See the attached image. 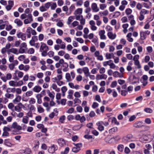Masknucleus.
Wrapping results in <instances>:
<instances>
[{
	"label": "nucleus",
	"instance_id": "obj_1",
	"mask_svg": "<svg viewBox=\"0 0 154 154\" xmlns=\"http://www.w3.org/2000/svg\"><path fill=\"white\" fill-rule=\"evenodd\" d=\"M49 50L48 47L46 44L42 43L40 48V51L41 52L42 55L45 57L47 55V52Z\"/></svg>",
	"mask_w": 154,
	"mask_h": 154
},
{
	"label": "nucleus",
	"instance_id": "obj_2",
	"mask_svg": "<svg viewBox=\"0 0 154 154\" xmlns=\"http://www.w3.org/2000/svg\"><path fill=\"white\" fill-rule=\"evenodd\" d=\"M109 125V123L107 122H104L102 121H99L96 123V125L97 126V129L100 131H102L104 129L103 125L107 126Z\"/></svg>",
	"mask_w": 154,
	"mask_h": 154
},
{
	"label": "nucleus",
	"instance_id": "obj_3",
	"mask_svg": "<svg viewBox=\"0 0 154 154\" xmlns=\"http://www.w3.org/2000/svg\"><path fill=\"white\" fill-rule=\"evenodd\" d=\"M82 8H80L77 9L75 11L74 14L76 20H79L83 17L82 15Z\"/></svg>",
	"mask_w": 154,
	"mask_h": 154
},
{
	"label": "nucleus",
	"instance_id": "obj_4",
	"mask_svg": "<svg viewBox=\"0 0 154 154\" xmlns=\"http://www.w3.org/2000/svg\"><path fill=\"white\" fill-rule=\"evenodd\" d=\"M5 97L4 98V103L6 104L8 101V99L11 98H13L14 97V95L13 94L9 93L8 92H7L5 94Z\"/></svg>",
	"mask_w": 154,
	"mask_h": 154
},
{
	"label": "nucleus",
	"instance_id": "obj_5",
	"mask_svg": "<svg viewBox=\"0 0 154 154\" xmlns=\"http://www.w3.org/2000/svg\"><path fill=\"white\" fill-rule=\"evenodd\" d=\"M123 139L125 142H129L132 141L133 140V138L132 135L131 134H128L123 137Z\"/></svg>",
	"mask_w": 154,
	"mask_h": 154
},
{
	"label": "nucleus",
	"instance_id": "obj_6",
	"mask_svg": "<svg viewBox=\"0 0 154 154\" xmlns=\"http://www.w3.org/2000/svg\"><path fill=\"white\" fill-rule=\"evenodd\" d=\"M11 129H16L17 131H20L22 129V127L19 125L17 122H13L11 127Z\"/></svg>",
	"mask_w": 154,
	"mask_h": 154
},
{
	"label": "nucleus",
	"instance_id": "obj_7",
	"mask_svg": "<svg viewBox=\"0 0 154 154\" xmlns=\"http://www.w3.org/2000/svg\"><path fill=\"white\" fill-rule=\"evenodd\" d=\"M56 43L57 45H60V48L64 49L66 48V44L63 42L62 40L60 38H58L56 40Z\"/></svg>",
	"mask_w": 154,
	"mask_h": 154
},
{
	"label": "nucleus",
	"instance_id": "obj_8",
	"mask_svg": "<svg viewBox=\"0 0 154 154\" xmlns=\"http://www.w3.org/2000/svg\"><path fill=\"white\" fill-rule=\"evenodd\" d=\"M28 18L25 19L24 21V23L27 24L31 23L33 21L32 16L31 14H29L27 15Z\"/></svg>",
	"mask_w": 154,
	"mask_h": 154
},
{
	"label": "nucleus",
	"instance_id": "obj_9",
	"mask_svg": "<svg viewBox=\"0 0 154 154\" xmlns=\"http://www.w3.org/2000/svg\"><path fill=\"white\" fill-rule=\"evenodd\" d=\"M91 8L94 12H97L99 11V8L98 7L97 4L96 3H92L91 5Z\"/></svg>",
	"mask_w": 154,
	"mask_h": 154
},
{
	"label": "nucleus",
	"instance_id": "obj_10",
	"mask_svg": "<svg viewBox=\"0 0 154 154\" xmlns=\"http://www.w3.org/2000/svg\"><path fill=\"white\" fill-rule=\"evenodd\" d=\"M24 107L23 105L21 103H19L17 105L14 106L15 110L18 112H20L21 109Z\"/></svg>",
	"mask_w": 154,
	"mask_h": 154
},
{
	"label": "nucleus",
	"instance_id": "obj_11",
	"mask_svg": "<svg viewBox=\"0 0 154 154\" xmlns=\"http://www.w3.org/2000/svg\"><path fill=\"white\" fill-rule=\"evenodd\" d=\"M17 35L18 38H21L24 41L26 39V35L25 33L21 32H18Z\"/></svg>",
	"mask_w": 154,
	"mask_h": 154
},
{
	"label": "nucleus",
	"instance_id": "obj_12",
	"mask_svg": "<svg viewBox=\"0 0 154 154\" xmlns=\"http://www.w3.org/2000/svg\"><path fill=\"white\" fill-rule=\"evenodd\" d=\"M89 23L90 25V28L92 31H96L97 29V27L95 26V23L94 21L90 20Z\"/></svg>",
	"mask_w": 154,
	"mask_h": 154
},
{
	"label": "nucleus",
	"instance_id": "obj_13",
	"mask_svg": "<svg viewBox=\"0 0 154 154\" xmlns=\"http://www.w3.org/2000/svg\"><path fill=\"white\" fill-rule=\"evenodd\" d=\"M105 32L104 30H101L99 32V35L101 39L105 40L106 38V37L105 35Z\"/></svg>",
	"mask_w": 154,
	"mask_h": 154
},
{
	"label": "nucleus",
	"instance_id": "obj_14",
	"mask_svg": "<svg viewBox=\"0 0 154 154\" xmlns=\"http://www.w3.org/2000/svg\"><path fill=\"white\" fill-rule=\"evenodd\" d=\"M83 72H84L85 76L88 77L90 76V73L89 72V69L87 67H84L82 68Z\"/></svg>",
	"mask_w": 154,
	"mask_h": 154
},
{
	"label": "nucleus",
	"instance_id": "obj_15",
	"mask_svg": "<svg viewBox=\"0 0 154 154\" xmlns=\"http://www.w3.org/2000/svg\"><path fill=\"white\" fill-rule=\"evenodd\" d=\"M107 78V75L105 74L97 75L96 76V79L97 80L106 79Z\"/></svg>",
	"mask_w": 154,
	"mask_h": 154
},
{
	"label": "nucleus",
	"instance_id": "obj_16",
	"mask_svg": "<svg viewBox=\"0 0 154 154\" xmlns=\"http://www.w3.org/2000/svg\"><path fill=\"white\" fill-rule=\"evenodd\" d=\"M57 149V146L53 145L51 146L49 148L48 151L50 153H53Z\"/></svg>",
	"mask_w": 154,
	"mask_h": 154
},
{
	"label": "nucleus",
	"instance_id": "obj_17",
	"mask_svg": "<svg viewBox=\"0 0 154 154\" xmlns=\"http://www.w3.org/2000/svg\"><path fill=\"white\" fill-rule=\"evenodd\" d=\"M57 142L59 146H64L66 144L65 140L62 138L58 139Z\"/></svg>",
	"mask_w": 154,
	"mask_h": 154
},
{
	"label": "nucleus",
	"instance_id": "obj_18",
	"mask_svg": "<svg viewBox=\"0 0 154 154\" xmlns=\"http://www.w3.org/2000/svg\"><path fill=\"white\" fill-rule=\"evenodd\" d=\"M107 35L109 38L112 40L115 39L116 37V34L115 33H113L112 32H108Z\"/></svg>",
	"mask_w": 154,
	"mask_h": 154
},
{
	"label": "nucleus",
	"instance_id": "obj_19",
	"mask_svg": "<svg viewBox=\"0 0 154 154\" xmlns=\"http://www.w3.org/2000/svg\"><path fill=\"white\" fill-rule=\"evenodd\" d=\"M130 82H131L132 84L136 83L138 82L137 78L134 75H132L130 78Z\"/></svg>",
	"mask_w": 154,
	"mask_h": 154
},
{
	"label": "nucleus",
	"instance_id": "obj_20",
	"mask_svg": "<svg viewBox=\"0 0 154 154\" xmlns=\"http://www.w3.org/2000/svg\"><path fill=\"white\" fill-rule=\"evenodd\" d=\"M42 97V94H37L36 96V97L37 100V102L38 104H41L42 103V100L41 98Z\"/></svg>",
	"mask_w": 154,
	"mask_h": 154
},
{
	"label": "nucleus",
	"instance_id": "obj_21",
	"mask_svg": "<svg viewBox=\"0 0 154 154\" xmlns=\"http://www.w3.org/2000/svg\"><path fill=\"white\" fill-rule=\"evenodd\" d=\"M134 126L136 128H140L143 126V123L141 122H138L134 123Z\"/></svg>",
	"mask_w": 154,
	"mask_h": 154
},
{
	"label": "nucleus",
	"instance_id": "obj_22",
	"mask_svg": "<svg viewBox=\"0 0 154 154\" xmlns=\"http://www.w3.org/2000/svg\"><path fill=\"white\" fill-rule=\"evenodd\" d=\"M42 90L41 87L39 85L35 86L33 89V91L36 93H38Z\"/></svg>",
	"mask_w": 154,
	"mask_h": 154
},
{
	"label": "nucleus",
	"instance_id": "obj_23",
	"mask_svg": "<svg viewBox=\"0 0 154 154\" xmlns=\"http://www.w3.org/2000/svg\"><path fill=\"white\" fill-rule=\"evenodd\" d=\"M62 74H58L57 76L52 79L53 81L55 82L57 81H59L62 79Z\"/></svg>",
	"mask_w": 154,
	"mask_h": 154
},
{
	"label": "nucleus",
	"instance_id": "obj_24",
	"mask_svg": "<svg viewBox=\"0 0 154 154\" xmlns=\"http://www.w3.org/2000/svg\"><path fill=\"white\" fill-rule=\"evenodd\" d=\"M132 34L130 32L128 34L126 35L127 40L130 42H132L133 41V38L131 37Z\"/></svg>",
	"mask_w": 154,
	"mask_h": 154
},
{
	"label": "nucleus",
	"instance_id": "obj_25",
	"mask_svg": "<svg viewBox=\"0 0 154 154\" xmlns=\"http://www.w3.org/2000/svg\"><path fill=\"white\" fill-rule=\"evenodd\" d=\"M14 22L19 26H21L23 24V22L18 19H15L14 21Z\"/></svg>",
	"mask_w": 154,
	"mask_h": 154
},
{
	"label": "nucleus",
	"instance_id": "obj_26",
	"mask_svg": "<svg viewBox=\"0 0 154 154\" xmlns=\"http://www.w3.org/2000/svg\"><path fill=\"white\" fill-rule=\"evenodd\" d=\"M64 58L66 60H71L72 61H74V60L73 58L71 57L69 54L68 53H66L65 54L64 56Z\"/></svg>",
	"mask_w": 154,
	"mask_h": 154
},
{
	"label": "nucleus",
	"instance_id": "obj_27",
	"mask_svg": "<svg viewBox=\"0 0 154 154\" xmlns=\"http://www.w3.org/2000/svg\"><path fill=\"white\" fill-rule=\"evenodd\" d=\"M4 144L5 145L8 147H11L13 145L11 143H10L8 139H6L5 140Z\"/></svg>",
	"mask_w": 154,
	"mask_h": 154
},
{
	"label": "nucleus",
	"instance_id": "obj_28",
	"mask_svg": "<svg viewBox=\"0 0 154 154\" xmlns=\"http://www.w3.org/2000/svg\"><path fill=\"white\" fill-rule=\"evenodd\" d=\"M38 112L39 113H42L44 112V109L41 105H38L37 106Z\"/></svg>",
	"mask_w": 154,
	"mask_h": 154
},
{
	"label": "nucleus",
	"instance_id": "obj_29",
	"mask_svg": "<svg viewBox=\"0 0 154 154\" xmlns=\"http://www.w3.org/2000/svg\"><path fill=\"white\" fill-rule=\"evenodd\" d=\"M21 97L19 95H17L16 96L15 99L13 100V102L16 103H17L19 102L21 100Z\"/></svg>",
	"mask_w": 154,
	"mask_h": 154
},
{
	"label": "nucleus",
	"instance_id": "obj_30",
	"mask_svg": "<svg viewBox=\"0 0 154 154\" xmlns=\"http://www.w3.org/2000/svg\"><path fill=\"white\" fill-rule=\"evenodd\" d=\"M65 77L68 82H71L72 80V79H71V77L69 73H66Z\"/></svg>",
	"mask_w": 154,
	"mask_h": 154
},
{
	"label": "nucleus",
	"instance_id": "obj_31",
	"mask_svg": "<svg viewBox=\"0 0 154 154\" xmlns=\"http://www.w3.org/2000/svg\"><path fill=\"white\" fill-rule=\"evenodd\" d=\"M52 88L56 91L59 92L60 91V89L57 87V85L55 84H53L51 86Z\"/></svg>",
	"mask_w": 154,
	"mask_h": 154
},
{
	"label": "nucleus",
	"instance_id": "obj_32",
	"mask_svg": "<svg viewBox=\"0 0 154 154\" xmlns=\"http://www.w3.org/2000/svg\"><path fill=\"white\" fill-rule=\"evenodd\" d=\"M83 32L84 33L83 37L85 38L88 35L89 32V30L88 28H85L83 30Z\"/></svg>",
	"mask_w": 154,
	"mask_h": 154
},
{
	"label": "nucleus",
	"instance_id": "obj_33",
	"mask_svg": "<svg viewBox=\"0 0 154 154\" xmlns=\"http://www.w3.org/2000/svg\"><path fill=\"white\" fill-rule=\"evenodd\" d=\"M29 121V118L27 116L24 117L22 119V122L24 124H27Z\"/></svg>",
	"mask_w": 154,
	"mask_h": 154
},
{
	"label": "nucleus",
	"instance_id": "obj_34",
	"mask_svg": "<svg viewBox=\"0 0 154 154\" xmlns=\"http://www.w3.org/2000/svg\"><path fill=\"white\" fill-rule=\"evenodd\" d=\"M100 8L101 10H103L107 7V5L104 3H102L99 5Z\"/></svg>",
	"mask_w": 154,
	"mask_h": 154
},
{
	"label": "nucleus",
	"instance_id": "obj_35",
	"mask_svg": "<svg viewBox=\"0 0 154 154\" xmlns=\"http://www.w3.org/2000/svg\"><path fill=\"white\" fill-rule=\"evenodd\" d=\"M9 84L10 86L14 87H17L16 81H11L9 82Z\"/></svg>",
	"mask_w": 154,
	"mask_h": 154
},
{
	"label": "nucleus",
	"instance_id": "obj_36",
	"mask_svg": "<svg viewBox=\"0 0 154 154\" xmlns=\"http://www.w3.org/2000/svg\"><path fill=\"white\" fill-rule=\"evenodd\" d=\"M124 148V146L122 144H120L118 145L117 146V149L119 151L122 152L123 151Z\"/></svg>",
	"mask_w": 154,
	"mask_h": 154
},
{
	"label": "nucleus",
	"instance_id": "obj_37",
	"mask_svg": "<svg viewBox=\"0 0 154 154\" xmlns=\"http://www.w3.org/2000/svg\"><path fill=\"white\" fill-rule=\"evenodd\" d=\"M10 51L14 54H19L18 50L14 48H12L10 49Z\"/></svg>",
	"mask_w": 154,
	"mask_h": 154
},
{
	"label": "nucleus",
	"instance_id": "obj_38",
	"mask_svg": "<svg viewBox=\"0 0 154 154\" xmlns=\"http://www.w3.org/2000/svg\"><path fill=\"white\" fill-rule=\"evenodd\" d=\"M74 19V17L72 16H70L68 18L67 23L68 25H69L72 22Z\"/></svg>",
	"mask_w": 154,
	"mask_h": 154
},
{
	"label": "nucleus",
	"instance_id": "obj_39",
	"mask_svg": "<svg viewBox=\"0 0 154 154\" xmlns=\"http://www.w3.org/2000/svg\"><path fill=\"white\" fill-rule=\"evenodd\" d=\"M134 64L135 65L137 66V68L139 69L141 68V66L140 64V62L139 60H134Z\"/></svg>",
	"mask_w": 154,
	"mask_h": 154
},
{
	"label": "nucleus",
	"instance_id": "obj_40",
	"mask_svg": "<svg viewBox=\"0 0 154 154\" xmlns=\"http://www.w3.org/2000/svg\"><path fill=\"white\" fill-rule=\"evenodd\" d=\"M16 88H8L7 89L6 92H10V91H9L8 90H10L11 92L14 93L15 92H16Z\"/></svg>",
	"mask_w": 154,
	"mask_h": 154
},
{
	"label": "nucleus",
	"instance_id": "obj_41",
	"mask_svg": "<svg viewBox=\"0 0 154 154\" xmlns=\"http://www.w3.org/2000/svg\"><path fill=\"white\" fill-rule=\"evenodd\" d=\"M143 5L144 7L146 8H149L152 5V3L150 2H149L147 3H143Z\"/></svg>",
	"mask_w": 154,
	"mask_h": 154
},
{
	"label": "nucleus",
	"instance_id": "obj_42",
	"mask_svg": "<svg viewBox=\"0 0 154 154\" xmlns=\"http://www.w3.org/2000/svg\"><path fill=\"white\" fill-rule=\"evenodd\" d=\"M62 9H63V11H64L66 12V14L67 15H69L70 14V13H69L68 12H67V11L68 10V8L67 6H64L63 7Z\"/></svg>",
	"mask_w": 154,
	"mask_h": 154
},
{
	"label": "nucleus",
	"instance_id": "obj_43",
	"mask_svg": "<svg viewBox=\"0 0 154 154\" xmlns=\"http://www.w3.org/2000/svg\"><path fill=\"white\" fill-rule=\"evenodd\" d=\"M113 55V54L112 53H107L106 54V57L107 59H110L112 58Z\"/></svg>",
	"mask_w": 154,
	"mask_h": 154
},
{
	"label": "nucleus",
	"instance_id": "obj_44",
	"mask_svg": "<svg viewBox=\"0 0 154 154\" xmlns=\"http://www.w3.org/2000/svg\"><path fill=\"white\" fill-rule=\"evenodd\" d=\"M140 38L142 40H144L146 38V35L143 32H140Z\"/></svg>",
	"mask_w": 154,
	"mask_h": 154
},
{
	"label": "nucleus",
	"instance_id": "obj_45",
	"mask_svg": "<svg viewBox=\"0 0 154 154\" xmlns=\"http://www.w3.org/2000/svg\"><path fill=\"white\" fill-rule=\"evenodd\" d=\"M16 72H17V75L18 77L20 78H21L23 76V72L16 71Z\"/></svg>",
	"mask_w": 154,
	"mask_h": 154
},
{
	"label": "nucleus",
	"instance_id": "obj_46",
	"mask_svg": "<svg viewBox=\"0 0 154 154\" xmlns=\"http://www.w3.org/2000/svg\"><path fill=\"white\" fill-rule=\"evenodd\" d=\"M33 93L32 91H27L25 93V95L26 97H29L33 94Z\"/></svg>",
	"mask_w": 154,
	"mask_h": 154
},
{
	"label": "nucleus",
	"instance_id": "obj_47",
	"mask_svg": "<svg viewBox=\"0 0 154 154\" xmlns=\"http://www.w3.org/2000/svg\"><path fill=\"white\" fill-rule=\"evenodd\" d=\"M117 130V128L116 127H114L109 129V132L110 134H112L113 132L116 131Z\"/></svg>",
	"mask_w": 154,
	"mask_h": 154
},
{
	"label": "nucleus",
	"instance_id": "obj_48",
	"mask_svg": "<svg viewBox=\"0 0 154 154\" xmlns=\"http://www.w3.org/2000/svg\"><path fill=\"white\" fill-rule=\"evenodd\" d=\"M74 97L76 98H80L81 97V95L79 92L76 91L74 94Z\"/></svg>",
	"mask_w": 154,
	"mask_h": 154
},
{
	"label": "nucleus",
	"instance_id": "obj_49",
	"mask_svg": "<svg viewBox=\"0 0 154 154\" xmlns=\"http://www.w3.org/2000/svg\"><path fill=\"white\" fill-rule=\"evenodd\" d=\"M94 37V34L93 33H91L89 35H88L85 38H88L90 39H92Z\"/></svg>",
	"mask_w": 154,
	"mask_h": 154
},
{
	"label": "nucleus",
	"instance_id": "obj_50",
	"mask_svg": "<svg viewBox=\"0 0 154 154\" xmlns=\"http://www.w3.org/2000/svg\"><path fill=\"white\" fill-rule=\"evenodd\" d=\"M106 72V69L103 67H102L99 69V73L100 74H104Z\"/></svg>",
	"mask_w": 154,
	"mask_h": 154
},
{
	"label": "nucleus",
	"instance_id": "obj_51",
	"mask_svg": "<svg viewBox=\"0 0 154 154\" xmlns=\"http://www.w3.org/2000/svg\"><path fill=\"white\" fill-rule=\"evenodd\" d=\"M65 119V116L64 115L61 116L59 118V122L61 123H63Z\"/></svg>",
	"mask_w": 154,
	"mask_h": 154
},
{
	"label": "nucleus",
	"instance_id": "obj_52",
	"mask_svg": "<svg viewBox=\"0 0 154 154\" xmlns=\"http://www.w3.org/2000/svg\"><path fill=\"white\" fill-rule=\"evenodd\" d=\"M117 85V82L116 81H113L110 85V87L112 88L115 87Z\"/></svg>",
	"mask_w": 154,
	"mask_h": 154
},
{
	"label": "nucleus",
	"instance_id": "obj_53",
	"mask_svg": "<svg viewBox=\"0 0 154 154\" xmlns=\"http://www.w3.org/2000/svg\"><path fill=\"white\" fill-rule=\"evenodd\" d=\"M14 107V105L12 103H9L8 106V108L11 110H13V108Z\"/></svg>",
	"mask_w": 154,
	"mask_h": 154
},
{
	"label": "nucleus",
	"instance_id": "obj_54",
	"mask_svg": "<svg viewBox=\"0 0 154 154\" xmlns=\"http://www.w3.org/2000/svg\"><path fill=\"white\" fill-rule=\"evenodd\" d=\"M69 150V148L68 147H67L65 148L64 151H62L61 152V154H67Z\"/></svg>",
	"mask_w": 154,
	"mask_h": 154
},
{
	"label": "nucleus",
	"instance_id": "obj_55",
	"mask_svg": "<svg viewBox=\"0 0 154 154\" xmlns=\"http://www.w3.org/2000/svg\"><path fill=\"white\" fill-rule=\"evenodd\" d=\"M148 13V11L144 9H142L140 12V14H141L142 15H144L145 14H147Z\"/></svg>",
	"mask_w": 154,
	"mask_h": 154
},
{
	"label": "nucleus",
	"instance_id": "obj_56",
	"mask_svg": "<svg viewBox=\"0 0 154 154\" xmlns=\"http://www.w3.org/2000/svg\"><path fill=\"white\" fill-rule=\"evenodd\" d=\"M23 154H29L31 152V151L29 149H26L25 150H23Z\"/></svg>",
	"mask_w": 154,
	"mask_h": 154
},
{
	"label": "nucleus",
	"instance_id": "obj_57",
	"mask_svg": "<svg viewBox=\"0 0 154 154\" xmlns=\"http://www.w3.org/2000/svg\"><path fill=\"white\" fill-rule=\"evenodd\" d=\"M145 112L147 113H151L152 112V110L149 108H146L144 109Z\"/></svg>",
	"mask_w": 154,
	"mask_h": 154
},
{
	"label": "nucleus",
	"instance_id": "obj_58",
	"mask_svg": "<svg viewBox=\"0 0 154 154\" xmlns=\"http://www.w3.org/2000/svg\"><path fill=\"white\" fill-rule=\"evenodd\" d=\"M29 102L31 104H34L35 103L36 100L34 98H31L29 100Z\"/></svg>",
	"mask_w": 154,
	"mask_h": 154
},
{
	"label": "nucleus",
	"instance_id": "obj_59",
	"mask_svg": "<svg viewBox=\"0 0 154 154\" xmlns=\"http://www.w3.org/2000/svg\"><path fill=\"white\" fill-rule=\"evenodd\" d=\"M132 12V10L129 8L126 9L125 11V13L127 15L130 14Z\"/></svg>",
	"mask_w": 154,
	"mask_h": 154
},
{
	"label": "nucleus",
	"instance_id": "obj_60",
	"mask_svg": "<svg viewBox=\"0 0 154 154\" xmlns=\"http://www.w3.org/2000/svg\"><path fill=\"white\" fill-rule=\"evenodd\" d=\"M44 76V74L42 72H38L37 74V77L39 79L42 78Z\"/></svg>",
	"mask_w": 154,
	"mask_h": 154
},
{
	"label": "nucleus",
	"instance_id": "obj_61",
	"mask_svg": "<svg viewBox=\"0 0 154 154\" xmlns=\"http://www.w3.org/2000/svg\"><path fill=\"white\" fill-rule=\"evenodd\" d=\"M82 93L83 97H84L88 96L89 94V92L85 90L83 91H82Z\"/></svg>",
	"mask_w": 154,
	"mask_h": 154
},
{
	"label": "nucleus",
	"instance_id": "obj_62",
	"mask_svg": "<svg viewBox=\"0 0 154 154\" xmlns=\"http://www.w3.org/2000/svg\"><path fill=\"white\" fill-rule=\"evenodd\" d=\"M77 58L78 60H82L84 59V56L82 54H79L77 56Z\"/></svg>",
	"mask_w": 154,
	"mask_h": 154
},
{
	"label": "nucleus",
	"instance_id": "obj_63",
	"mask_svg": "<svg viewBox=\"0 0 154 154\" xmlns=\"http://www.w3.org/2000/svg\"><path fill=\"white\" fill-rule=\"evenodd\" d=\"M116 8L115 7L112 5L110 6L109 7V10L111 12H113L115 11Z\"/></svg>",
	"mask_w": 154,
	"mask_h": 154
},
{
	"label": "nucleus",
	"instance_id": "obj_64",
	"mask_svg": "<svg viewBox=\"0 0 154 154\" xmlns=\"http://www.w3.org/2000/svg\"><path fill=\"white\" fill-rule=\"evenodd\" d=\"M121 14L120 13L119 11H116L114 13L113 17L116 18L118 17Z\"/></svg>",
	"mask_w": 154,
	"mask_h": 154
}]
</instances>
